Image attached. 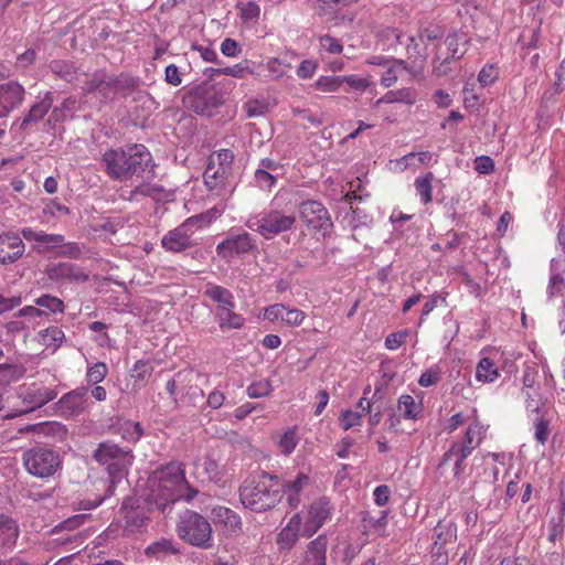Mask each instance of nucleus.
<instances>
[{
    "instance_id": "30",
    "label": "nucleus",
    "mask_w": 565,
    "mask_h": 565,
    "mask_svg": "<svg viewBox=\"0 0 565 565\" xmlns=\"http://www.w3.org/2000/svg\"><path fill=\"white\" fill-rule=\"evenodd\" d=\"M255 63L249 60H244L239 62L238 64H235L233 66H226V67H220V68H206L205 74L207 72L211 73V75L217 74V75H227L235 78L243 79L247 75L255 74Z\"/></svg>"
},
{
    "instance_id": "31",
    "label": "nucleus",
    "mask_w": 565,
    "mask_h": 565,
    "mask_svg": "<svg viewBox=\"0 0 565 565\" xmlns=\"http://www.w3.org/2000/svg\"><path fill=\"white\" fill-rule=\"evenodd\" d=\"M227 174L228 172L216 167L214 164V158H211L203 174L204 183L209 190L220 192V190L225 185Z\"/></svg>"
},
{
    "instance_id": "56",
    "label": "nucleus",
    "mask_w": 565,
    "mask_h": 565,
    "mask_svg": "<svg viewBox=\"0 0 565 565\" xmlns=\"http://www.w3.org/2000/svg\"><path fill=\"white\" fill-rule=\"evenodd\" d=\"M256 184L263 190H270L277 181V175L263 169H256L255 171Z\"/></svg>"
},
{
    "instance_id": "2",
    "label": "nucleus",
    "mask_w": 565,
    "mask_h": 565,
    "mask_svg": "<svg viewBox=\"0 0 565 565\" xmlns=\"http://www.w3.org/2000/svg\"><path fill=\"white\" fill-rule=\"evenodd\" d=\"M106 174L116 181L142 180L153 174L154 163L146 146L135 143L126 148L108 149L102 157Z\"/></svg>"
},
{
    "instance_id": "54",
    "label": "nucleus",
    "mask_w": 565,
    "mask_h": 565,
    "mask_svg": "<svg viewBox=\"0 0 565 565\" xmlns=\"http://www.w3.org/2000/svg\"><path fill=\"white\" fill-rule=\"evenodd\" d=\"M266 68L269 72L270 76L275 79L282 77L290 67V64L285 63L282 60L273 57L266 62Z\"/></svg>"
},
{
    "instance_id": "57",
    "label": "nucleus",
    "mask_w": 565,
    "mask_h": 565,
    "mask_svg": "<svg viewBox=\"0 0 565 565\" xmlns=\"http://www.w3.org/2000/svg\"><path fill=\"white\" fill-rule=\"evenodd\" d=\"M498 77H499L498 68L492 64H488L481 68L480 73L478 75V81L482 86L486 87V86L493 84Z\"/></svg>"
},
{
    "instance_id": "41",
    "label": "nucleus",
    "mask_w": 565,
    "mask_h": 565,
    "mask_svg": "<svg viewBox=\"0 0 565 565\" xmlns=\"http://www.w3.org/2000/svg\"><path fill=\"white\" fill-rule=\"evenodd\" d=\"M117 433L128 443H137L141 438L143 429L138 422L125 420L118 425Z\"/></svg>"
},
{
    "instance_id": "46",
    "label": "nucleus",
    "mask_w": 565,
    "mask_h": 565,
    "mask_svg": "<svg viewBox=\"0 0 565 565\" xmlns=\"http://www.w3.org/2000/svg\"><path fill=\"white\" fill-rule=\"evenodd\" d=\"M108 373V366L104 362H96L87 367L86 382L96 385L105 380Z\"/></svg>"
},
{
    "instance_id": "32",
    "label": "nucleus",
    "mask_w": 565,
    "mask_h": 565,
    "mask_svg": "<svg viewBox=\"0 0 565 565\" xmlns=\"http://www.w3.org/2000/svg\"><path fill=\"white\" fill-rule=\"evenodd\" d=\"M459 36L456 33L449 34L446 36L444 41V45L446 46L447 53H444L441 46L438 47L435 58L440 61L441 64L450 63L452 60L460 58L465 51L459 49Z\"/></svg>"
},
{
    "instance_id": "40",
    "label": "nucleus",
    "mask_w": 565,
    "mask_h": 565,
    "mask_svg": "<svg viewBox=\"0 0 565 565\" xmlns=\"http://www.w3.org/2000/svg\"><path fill=\"white\" fill-rule=\"evenodd\" d=\"M433 180L434 174L431 172L415 179L414 186L423 204H428L433 200Z\"/></svg>"
},
{
    "instance_id": "15",
    "label": "nucleus",
    "mask_w": 565,
    "mask_h": 565,
    "mask_svg": "<svg viewBox=\"0 0 565 565\" xmlns=\"http://www.w3.org/2000/svg\"><path fill=\"white\" fill-rule=\"evenodd\" d=\"M88 388L85 386L77 387L64 394L58 403V411L66 417L78 416L89 406Z\"/></svg>"
},
{
    "instance_id": "48",
    "label": "nucleus",
    "mask_w": 565,
    "mask_h": 565,
    "mask_svg": "<svg viewBox=\"0 0 565 565\" xmlns=\"http://www.w3.org/2000/svg\"><path fill=\"white\" fill-rule=\"evenodd\" d=\"M436 543L441 545L452 541L456 537V526L452 523L444 524L439 522L434 529Z\"/></svg>"
},
{
    "instance_id": "44",
    "label": "nucleus",
    "mask_w": 565,
    "mask_h": 565,
    "mask_svg": "<svg viewBox=\"0 0 565 565\" xmlns=\"http://www.w3.org/2000/svg\"><path fill=\"white\" fill-rule=\"evenodd\" d=\"M75 108L76 99L73 97H67L58 106L52 109L49 121H63L68 116H72V114L75 111Z\"/></svg>"
},
{
    "instance_id": "63",
    "label": "nucleus",
    "mask_w": 565,
    "mask_h": 565,
    "mask_svg": "<svg viewBox=\"0 0 565 565\" xmlns=\"http://www.w3.org/2000/svg\"><path fill=\"white\" fill-rule=\"evenodd\" d=\"M342 83L348 84L350 88L359 92H364L370 86V82L367 78H363L358 75L342 76Z\"/></svg>"
},
{
    "instance_id": "3",
    "label": "nucleus",
    "mask_w": 565,
    "mask_h": 565,
    "mask_svg": "<svg viewBox=\"0 0 565 565\" xmlns=\"http://www.w3.org/2000/svg\"><path fill=\"white\" fill-rule=\"evenodd\" d=\"M282 499V488L277 476L262 472L247 478L239 488L244 508L260 513L275 508Z\"/></svg>"
},
{
    "instance_id": "37",
    "label": "nucleus",
    "mask_w": 565,
    "mask_h": 565,
    "mask_svg": "<svg viewBox=\"0 0 565 565\" xmlns=\"http://www.w3.org/2000/svg\"><path fill=\"white\" fill-rule=\"evenodd\" d=\"M500 373L493 361L489 358H482L476 367V379L482 383H492L499 377Z\"/></svg>"
},
{
    "instance_id": "49",
    "label": "nucleus",
    "mask_w": 565,
    "mask_h": 565,
    "mask_svg": "<svg viewBox=\"0 0 565 565\" xmlns=\"http://www.w3.org/2000/svg\"><path fill=\"white\" fill-rule=\"evenodd\" d=\"M273 385L268 380H260L247 386L246 393L250 398H260L271 393Z\"/></svg>"
},
{
    "instance_id": "39",
    "label": "nucleus",
    "mask_w": 565,
    "mask_h": 565,
    "mask_svg": "<svg viewBox=\"0 0 565 565\" xmlns=\"http://www.w3.org/2000/svg\"><path fill=\"white\" fill-rule=\"evenodd\" d=\"M34 306L41 310H44L46 312V317L49 313H63L65 310V306L62 299L47 294L34 299Z\"/></svg>"
},
{
    "instance_id": "61",
    "label": "nucleus",
    "mask_w": 565,
    "mask_h": 565,
    "mask_svg": "<svg viewBox=\"0 0 565 565\" xmlns=\"http://www.w3.org/2000/svg\"><path fill=\"white\" fill-rule=\"evenodd\" d=\"M550 430H548V422L543 417L536 418L534 423V437L535 439L544 445L548 439Z\"/></svg>"
},
{
    "instance_id": "47",
    "label": "nucleus",
    "mask_w": 565,
    "mask_h": 565,
    "mask_svg": "<svg viewBox=\"0 0 565 565\" xmlns=\"http://www.w3.org/2000/svg\"><path fill=\"white\" fill-rule=\"evenodd\" d=\"M342 85V76H320L315 83L316 88L323 93L338 92Z\"/></svg>"
},
{
    "instance_id": "22",
    "label": "nucleus",
    "mask_w": 565,
    "mask_h": 565,
    "mask_svg": "<svg viewBox=\"0 0 565 565\" xmlns=\"http://www.w3.org/2000/svg\"><path fill=\"white\" fill-rule=\"evenodd\" d=\"M369 391L370 390L365 391L364 395H366ZM371 402L365 396L361 397L356 404L360 411L345 409L341 412L339 416L340 427L343 430H349L353 427L361 426L363 416L371 412Z\"/></svg>"
},
{
    "instance_id": "35",
    "label": "nucleus",
    "mask_w": 565,
    "mask_h": 565,
    "mask_svg": "<svg viewBox=\"0 0 565 565\" xmlns=\"http://www.w3.org/2000/svg\"><path fill=\"white\" fill-rule=\"evenodd\" d=\"M65 339V334L58 327H49L38 333V341L47 349L55 351Z\"/></svg>"
},
{
    "instance_id": "28",
    "label": "nucleus",
    "mask_w": 565,
    "mask_h": 565,
    "mask_svg": "<svg viewBox=\"0 0 565 565\" xmlns=\"http://www.w3.org/2000/svg\"><path fill=\"white\" fill-rule=\"evenodd\" d=\"M212 518L213 522L216 525H224L226 530L230 531L231 533H237L242 530L241 516L236 512L226 507H214L212 509Z\"/></svg>"
},
{
    "instance_id": "10",
    "label": "nucleus",
    "mask_w": 565,
    "mask_h": 565,
    "mask_svg": "<svg viewBox=\"0 0 565 565\" xmlns=\"http://www.w3.org/2000/svg\"><path fill=\"white\" fill-rule=\"evenodd\" d=\"M26 471L38 478H49L61 468L57 452L45 447H34L23 452Z\"/></svg>"
},
{
    "instance_id": "53",
    "label": "nucleus",
    "mask_w": 565,
    "mask_h": 565,
    "mask_svg": "<svg viewBox=\"0 0 565 565\" xmlns=\"http://www.w3.org/2000/svg\"><path fill=\"white\" fill-rule=\"evenodd\" d=\"M15 373V369L8 364L0 365V411L3 407V394L9 385L10 381L13 379Z\"/></svg>"
},
{
    "instance_id": "7",
    "label": "nucleus",
    "mask_w": 565,
    "mask_h": 565,
    "mask_svg": "<svg viewBox=\"0 0 565 565\" xmlns=\"http://www.w3.org/2000/svg\"><path fill=\"white\" fill-rule=\"evenodd\" d=\"M93 458L99 465L105 466L110 477V488L116 481H120L134 462L130 449L121 448L110 440L102 441L93 452Z\"/></svg>"
},
{
    "instance_id": "24",
    "label": "nucleus",
    "mask_w": 565,
    "mask_h": 565,
    "mask_svg": "<svg viewBox=\"0 0 565 565\" xmlns=\"http://www.w3.org/2000/svg\"><path fill=\"white\" fill-rule=\"evenodd\" d=\"M56 396L57 393L53 388L33 385L23 394V399L29 403V406L21 411L20 414L42 407L43 405L56 398Z\"/></svg>"
},
{
    "instance_id": "11",
    "label": "nucleus",
    "mask_w": 565,
    "mask_h": 565,
    "mask_svg": "<svg viewBox=\"0 0 565 565\" xmlns=\"http://www.w3.org/2000/svg\"><path fill=\"white\" fill-rule=\"evenodd\" d=\"M299 214L305 225L312 232L329 235L333 228L330 214L324 205L316 200H307L299 204Z\"/></svg>"
},
{
    "instance_id": "23",
    "label": "nucleus",
    "mask_w": 565,
    "mask_h": 565,
    "mask_svg": "<svg viewBox=\"0 0 565 565\" xmlns=\"http://www.w3.org/2000/svg\"><path fill=\"white\" fill-rule=\"evenodd\" d=\"M301 518L299 513L294 514L287 524L280 530L277 535V546L279 551L291 550L299 539V530Z\"/></svg>"
},
{
    "instance_id": "27",
    "label": "nucleus",
    "mask_w": 565,
    "mask_h": 565,
    "mask_svg": "<svg viewBox=\"0 0 565 565\" xmlns=\"http://www.w3.org/2000/svg\"><path fill=\"white\" fill-rule=\"evenodd\" d=\"M47 275L53 280L85 281L87 276L77 266L70 263L54 264L47 269Z\"/></svg>"
},
{
    "instance_id": "52",
    "label": "nucleus",
    "mask_w": 565,
    "mask_h": 565,
    "mask_svg": "<svg viewBox=\"0 0 565 565\" xmlns=\"http://www.w3.org/2000/svg\"><path fill=\"white\" fill-rule=\"evenodd\" d=\"M162 192H163L162 186H160L158 184H150V183L141 182L135 186V189L131 191V194L132 195L150 196L153 199H160V195Z\"/></svg>"
},
{
    "instance_id": "58",
    "label": "nucleus",
    "mask_w": 565,
    "mask_h": 565,
    "mask_svg": "<svg viewBox=\"0 0 565 565\" xmlns=\"http://www.w3.org/2000/svg\"><path fill=\"white\" fill-rule=\"evenodd\" d=\"M319 44L321 50L330 54H340L343 50L342 44L335 38L326 34L319 38Z\"/></svg>"
},
{
    "instance_id": "36",
    "label": "nucleus",
    "mask_w": 565,
    "mask_h": 565,
    "mask_svg": "<svg viewBox=\"0 0 565 565\" xmlns=\"http://www.w3.org/2000/svg\"><path fill=\"white\" fill-rule=\"evenodd\" d=\"M177 553H179V548L175 546L174 542L169 539H161L157 542H153L146 548V554L148 556L156 557L157 559Z\"/></svg>"
},
{
    "instance_id": "14",
    "label": "nucleus",
    "mask_w": 565,
    "mask_h": 565,
    "mask_svg": "<svg viewBox=\"0 0 565 565\" xmlns=\"http://www.w3.org/2000/svg\"><path fill=\"white\" fill-rule=\"evenodd\" d=\"M256 249V239L247 232H230L226 238L216 245V253L223 258L248 254Z\"/></svg>"
},
{
    "instance_id": "6",
    "label": "nucleus",
    "mask_w": 565,
    "mask_h": 565,
    "mask_svg": "<svg viewBox=\"0 0 565 565\" xmlns=\"http://www.w3.org/2000/svg\"><path fill=\"white\" fill-rule=\"evenodd\" d=\"M202 296L213 303L214 316L221 330L239 329L244 326L245 319L235 312V297L230 289L206 282Z\"/></svg>"
},
{
    "instance_id": "45",
    "label": "nucleus",
    "mask_w": 565,
    "mask_h": 565,
    "mask_svg": "<svg viewBox=\"0 0 565 565\" xmlns=\"http://www.w3.org/2000/svg\"><path fill=\"white\" fill-rule=\"evenodd\" d=\"M64 241L65 238L61 234H49L43 231L40 245H35L33 248L39 254H43L50 252L54 247L61 246Z\"/></svg>"
},
{
    "instance_id": "55",
    "label": "nucleus",
    "mask_w": 565,
    "mask_h": 565,
    "mask_svg": "<svg viewBox=\"0 0 565 565\" xmlns=\"http://www.w3.org/2000/svg\"><path fill=\"white\" fill-rule=\"evenodd\" d=\"M565 289V280L558 273H551L548 285H547V296L548 298H553L555 296L562 295Z\"/></svg>"
},
{
    "instance_id": "43",
    "label": "nucleus",
    "mask_w": 565,
    "mask_h": 565,
    "mask_svg": "<svg viewBox=\"0 0 565 565\" xmlns=\"http://www.w3.org/2000/svg\"><path fill=\"white\" fill-rule=\"evenodd\" d=\"M299 443L297 426L288 428L279 439L278 447L282 455L289 456Z\"/></svg>"
},
{
    "instance_id": "12",
    "label": "nucleus",
    "mask_w": 565,
    "mask_h": 565,
    "mask_svg": "<svg viewBox=\"0 0 565 565\" xmlns=\"http://www.w3.org/2000/svg\"><path fill=\"white\" fill-rule=\"evenodd\" d=\"M184 102L195 114L210 117L223 104V97L211 87H195Z\"/></svg>"
},
{
    "instance_id": "5",
    "label": "nucleus",
    "mask_w": 565,
    "mask_h": 565,
    "mask_svg": "<svg viewBox=\"0 0 565 565\" xmlns=\"http://www.w3.org/2000/svg\"><path fill=\"white\" fill-rule=\"evenodd\" d=\"M138 86V79L127 74L111 75L105 71H96L90 75L83 93L92 96L100 104L113 102L117 96L127 97Z\"/></svg>"
},
{
    "instance_id": "17",
    "label": "nucleus",
    "mask_w": 565,
    "mask_h": 565,
    "mask_svg": "<svg viewBox=\"0 0 565 565\" xmlns=\"http://www.w3.org/2000/svg\"><path fill=\"white\" fill-rule=\"evenodd\" d=\"M25 89L15 81L0 84V118L7 117L24 100Z\"/></svg>"
},
{
    "instance_id": "1",
    "label": "nucleus",
    "mask_w": 565,
    "mask_h": 565,
    "mask_svg": "<svg viewBox=\"0 0 565 565\" xmlns=\"http://www.w3.org/2000/svg\"><path fill=\"white\" fill-rule=\"evenodd\" d=\"M147 489L148 501L162 512L175 501L190 502L198 494V490L185 479L184 466L175 461L152 471L147 480Z\"/></svg>"
},
{
    "instance_id": "42",
    "label": "nucleus",
    "mask_w": 565,
    "mask_h": 565,
    "mask_svg": "<svg viewBox=\"0 0 565 565\" xmlns=\"http://www.w3.org/2000/svg\"><path fill=\"white\" fill-rule=\"evenodd\" d=\"M407 70V63L403 60H394L384 71L381 76V85L383 87H392L397 81V74Z\"/></svg>"
},
{
    "instance_id": "59",
    "label": "nucleus",
    "mask_w": 565,
    "mask_h": 565,
    "mask_svg": "<svg viewBox=\"0 0 565 565\" xmlns=\"http://www.w3.org/2000/svg\"><path fill=\"white\" fill-rule=\"evenodd\" d=\"M248 118L259 117L267 111V104L263 100L250 99L244 105Z\"/></svg>"
},
{
    "instance_id": "18",
    "label": "nucleus",
    "mask_w": 565,
    "mask_h": 565,
    "mask_svg": "<svg viewBox=\"0 0 565 565\" xmlns=\"http://www.w3.org/2000/svg\"><path fill=\"white\" fill-rule=\"evenodd\" d=\"M25 245L18 233L8 231L0 233V265H10L20 259Z\"/></svg>"
},
{
    "instance_id": "13",
    "label": "nucleus",
    "mask_w": 565,
    "mask_h": 565,
    "mask_svg": "<svg viewBox=\"0 0 565 565\" xmlns=\"http://www.w3.org/2000/svg\"><path fill=\"white\" fill-rule=\"evenodd\" d=\"M334 507L327 497H320L308 505V515L302 535L311 537L324 523L331 520Z\"/></svg>"
},
{
    "instance_id": "26",
    "label": "nucleus",
    "mask_w": 565,
    "mask_h": 565,
    "mask_svg": "<svg viewBox=\"0 0 565 565\" xmlns=\"http://www.w3.org/2000/svg\"><path fill=\"white\" fill-rule=\"evenodd\" d=\"M222 213L223 210L214 206L203 213L188 217L181 225L188 233L191 234L192 237L195 232L209 226L215 220H217Z\"/></svg>"
},
{
    "instance_id": "20",
    "label": "nucleus",
    "mask_w": 565,
    "mask_h": 565,
    "mask_svg": "<svg viewBox=\"0 0 565 565\" xmlns=\"http://www.w3.org/2000/svg\"><path fill=\"white\" fill-rule=\"evenodd\" d=\"M53 102V94L51 92H46L41 100L31 106L29 113L21 120H17L12 125V128L18 126L19 129L26 130L32 122L41 121L51 109Z\"/></svg>"
},
{
    "instance_id": "33",
    "label": "nucleus",
    "mask_w": 565,
    "mask_h": 565,
    "mask_svg": "<svg viewBox=\"0 0 565 565\" xmlns=\"http://www.w3.org/2000/svg\"><path fill=\"white\" fill-rule=\"evenodd\" d=\"M49 68L56 78L66 83H73L78 77V70L70 61L53 60L50 62Z\"/></svg>"
},
{
    "instance_id": "25",
    "label": "nucleus",
    "mask_w": 565,
    "mask_h": 565,
    "mask_svg": "<svg viewBox=\"0 0 565 565\" xmlns=\"http://www.w3.org/2000/svg\"><path fill=\"white\" fill-rule=\"evenodd\" d=\"M328 539L321 534L307 545L303 565H326Z\"/></svg>"
},
{
    "instance_id": "64",
    "label": "nucleus",
    "mask_w": 565,
    "mask_h": 565,
    "mask_svg": "<svg viewBox=\"0 0 565 565\" xmlns=\"http://www.w3.org/2000/svg\"><path fill=\"white\" fill-rule=\"evenodd\" d=\"M475 170L479 174H490L494 171V161L488 156H479L475 159Z\"/></svg>"
},
{
    "instance_id": "51",
    "label": "nucleus",
    "mask_w": 565,
    "mask_h": 565,
    "mask_svg": "<svg viewBox=\"0 0 565 565\" xmlns=\"http://www.w3.org/2000/svg\"><path fill=\"white\" fill-rule=\"evenodd\" d=\"M441 379V369L438 365H433L422 373L418 379V384L423 387H429L437 384Z\"/></svg>"
},
{
    "instance_id": "8",
    "label": "nucleus",
    "mask_w": 565,
    "mask_h": 565,
    "mask_svg": "<svg viewBox=\"0 0 565 565\" xmlns=\"http://www.w3.org/2000/svg\"><path fill=\"white\" fill-rule=\"evenodd\" d=\"M245 224L265 239H273L292 230L296 224V216L294 213L270 209L263 211L258 215L249 216Z\"/></svg>"
},
{
    "instance_id": "38",
    "label": "nucleus",
    "mask_w": 565,
    "mask_h": 565,
    "mask_svg": "<svg viewBox=\"0 0 565 565\" xmlns=\"http://www.w3.org/2000/svg\"><path fill=\"white\" fill-rule=\"evenodd\" d=\"M19 317L25 323L26 330L35 329L46 318V312L35 306H25L19 310Z\"/></svg>"
},
{
    "instance_id": "4",
    "label": "nucleus",
    "mask_w": 565,
    "mask_h": 565,
    "mask_svg": "<svg viewBox=\"0 0 565 565\" xmlns=\"http://www.w3.org/2000/svg\"><path fill=\"white\" fill-rule=\"evenodd\" d=\"M487 429L488 427L477 419L470 423L465 434L450 443L449 448L440 459L438 468L452 462L454 479L462 483V475L467 466L466 459L481 445Z\"/></svg>"
},
{
    "instance_id": "9",
    "label": "nucleus",
    "mask_w": 565,
    "mask_h": 565,
    "mask_svg": "<svg viewBox=\"0 0 565 565\" xmlns=\"http://www.w3.org/2000/svg\"><path fill=\"white\" fill-rule=\"evenodd\" d=\"M179 537L190 545L209 548L212 546V527L210 522L200 513L186 510L177 525Z\"/></svg>"
},
{
    "instance_id": "60",
    "label": "nucleus",
    "mask_w": 565,
    "mask_h": 565,
    "mask_svg": "<svg viewBox=\"0 0 565 565\" xmlns=\"http://www.w3.org/2000/svg\"><path fill=\"white\" fill-rule=\"evenodd\" d=\"M211 158H214V164L216 162L218 168L230 171L231 164L234 160V153L230 149H221L216 153H214Z\"/></svg>"
},
{
    "instance_id": "16",
    "label": "nucleus",
    "mask_w": 565,
    "mask_h": 565,
    "mask_svg": "<svg viewBox=\"0 0 565 565\" xmlns=\"http://www.w3.org/2000/svg\"><path fill=\"white\" fill-rule=\"evenodd\" d=\"M312 484V479L308 472L298 471L295 476H289L280 483L282 495L286 494L288 504L291 508H298L301 503V493Z\"/></svg>"
},
{
    "instance_id": "34",
    "label": "nucleus",
    "mask_w": 565,
    "mask_h": 565,
    "mask_svg": "<svg viewBox=\"0 0 565 565\" xmlns=\"http://www.w3.org/2000/svg\"><path fill=\"white\" fill-rule=\"evenodd\" d=\"M397 408L405 419L416 420L423 413L422 403H417L412 395L403 394L398 397Z\"/></svg>"
},
{
    "instance_id": "50",
    "label": "nucleus",
    "mask_w": 565,
    "mask_h": 565,
    "mask_svg": "<svg viewBox=\"0 0 565 565\" xmlns=\"http://www.w3.org/2000/svg\"><path fill=\"white\" fill-rule=\"evenodd\" d=\"M521 393L524 397L526 411L539 414V411L542 405L539 390L521 388Z\"/></svg>"
},
{
    "instance_id": "21",
    "label": "nucleus",
    "mask_w": 565,
    "mask_h": 565,
    "mask_svg": "<svg viewBox=\"0 0 565 565\" xmlns=\"http://www.w3.org/2000/svg\"><path fill=\"white\" fill-rule=\"evenodd\" d=\"M162 247L173 253L183 252L194 245L191 234L180 224L169 231L161 239Z\"/></svg>"
},
{
    "instance_id": "19",
    "label": "nucleus",
    "mask_w": 565,
    "mask_h": 565,
    "mask_svg": "<svg viewBox=\"0 0 565 565\" xmlns=\"http://www.w3.org/2000/svg\"><path fill=\"white\" fill-rule=\"evenodd\" d=\"M264 317L271 322L280 320L288 326L297 327L302 323L306 315L297 308H288L282 303H275L265 309Z\"/></svg>"
},
{
    "instance_id": "62",
    "label": "nucleus",
    "mask_w": 565,
    "mask_h": 565,
    "mask_svg": "<svg viewBox=\"0 0 565 565\" xmlns=\"http://www.w3.org/2000/svg\"><path fill=\"white\" fill-rule=\"evenodd\" d=\"M408 335V331H398L390 333L385 339V348L387 350H397L401 345L404 344L406 338Z\"/></svg>"
},
{
    "instance_id": "29",
    "label": "nucleus",
    "mask_w": 565,
    "mask_h": 565,
    "mask_svg": "<svg viewBox=\"0 0 565 565\" xmlns=\"http://www.w3.org/2000/svg\"><path fill=\"white\" fill-rule=\"evenodd\" d=\"M19 526L17 522L7 516L6 514H0V540L1 547L6 551H10L17 543L19 537Z\"/></svg>"
}]
</instances>
